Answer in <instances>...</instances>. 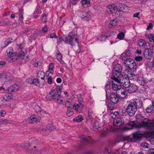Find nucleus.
I'll use <instances>...</instances> for the list:
<instances>
[{"instance_id": "3", "label": "nucleus", "mask_w": 154, "mask_h": 154, "mask_svg": "<svg viewBox=\"0 0 154 154\" xmlns=\"http://www.w3.org/2000/svg\"><path fill=\"white\" fill-rule=\"evenodd\" d=\"M124 56L122 59L124 60V63L128 69H135L137 67V65L134 60L130 58H126Z\"/></svg>"}, {"instance_id": "6", "label": "nucleus", "mask_w": 154, "mask_h": 154, "mask_svg": "<svg viewBox=\"0 0 154 154\" xmlns=\"http://www.w3.org/2000/svg\"><path fill=\"white\" fill-rule=\"evenodd\" d=\"M140 125L148 129H151L154 127V120L145 118L142 121Z\"/></svg>"}, {"instance_id": "27", "label": "nucleus", "mask_w": 154, "mask_h": 154, "mask_svg": "<svg viewBox=\"0 0 154 154\" xmlns=\"http://www.w3.org/2000/svg\"><path fill=\"white\" fill-rule=\"evenodd\" d=\"M146 44L145 40L141 39L139 40L138 42V44L140 46H141L143 48H145L146 47Z\"/></svg>"}, {"instance_id": "61", "label": "nucleus", "mask_w": 154, "mask_h": 154, "mask_svg": "<svg viewBox=\"0 0 154 154\" xmlns=\"http://www.w3.org/2000/svg\"><path fill=\"white\" fill-rule=\"evenodd\" d=\"M0 114L1 116L4 117L6 114L5 111L4 110H2L0 112Z\"/></svg>"}, {"instance_id": "46", "label": "nucleus", "mask_w": 154, "mask_h": 154, "mask_svg": "<svg viewBox=\"0 0 154 154\" xmlns=\"http://www.w3.org/2000/svg\"><path fill=\"white\" fill-rule=\"evenodd\" d=\"M34 109L37 113L41 111V109L38 105H35L34 107Z\"/></svg>"}, {"instance_id": "21", "label": "nucleus", "mask_w": 154, "mask_h": 154, "mask_svg": "<svg viewBox=\"0 0 154 154\" xmlns=\"http://www.w3.org/2000/svg\"><path fill=\"white\" fill-rule=\"evenodd\" d=\"M122 149H119L116 150V152L109 150L108 149H106L104 152V154H119L120 153L119 151L122 150ZM100 154H103V152H101Z\"/></svg>"}, {"instance_id": "58", "label": "nucleus", "mask_w": 154, "mask_h": 154, "mask_svg": "<svg viewBox=\"0 0 154 154\" xmlns=\"http://www.w3.org/2000/svg\"><path fill=\"white\" fill-rule=\"evenodd\" d=\"M107 107L109 108V109L111 110H113L114 109V106H113L112 105H111L110 103H109L107 105Z\"/></svg>"}, {"instance_id": "13", "label": "nucleus", "mask_w": 154, "mask_h": 154, "mask_svg": "<svg viewBox=\"0 0 154 154\" xmlns=\"http://www.w3.org/2000/svg\"><path fill=\"white\" fill-rule=\"evenodd\" d=\"M144 56L146 59H149L152 56V53L151 50L150 49L146 48L144 51Z\"/></svg>"}, {"instance_id": "54", "label": "nucleus", "mask_w": 154, "mask_h": 154, "mask_svg": "<svg viewBox=\"0 0 154 154\" xmlns=\"http://www.w3.org/2000/svg\"><path fill=\"white\" fill-rule=\"evenodd\" d=\"M143 57L140 56H137L135 57L134 59L138 61H140L142 60Z\"/></svg>"}, {"instance_id": "41", "label": "nucleus", "mask_w": 154, "mask_h": 154, "mask_svg": "<svg viewBox=\"0 0 154 154\" xmlns=\"http://www.w3.org/2000/svg\"><path fill=\"white\" fill-rule=\"evenodd\" d=\"M124 33L122 32L119 33L117 35V37L120 40L124 38Z\"/></svg>"}, {"instance_id": "4", "label": "nucleus", "mask_w": 154, "mask_h": 154, "mask_svg": "<svg viewBox=\"0 0 154 154\" xmlns=\"http://www.w3.org/2000/svg\"><path fill=\"white\" fill-rule=\"evenodd\" d=\"M121 70L122 67L120 64H117L115 66L112 71L113 76L112 78L114 81L123 76L121 73Z\"/></svg>"}, {"instance_id": "35", "label": "nucleus", "mask_w": 154, "mask_h": 154, "mask_svg": "<svg viewBox=\"0 0 154 154\" xmlns=\"http://www.w3.org/2000/svg\"><path fill=\"white\" fill-rule=\"evenodd\" d=\"M83 119V117L81 115H79L73 119V121L77 122H80Z\"/></svg>"}, {"instance_id": "59", "label": "nucleus", "mask_w": 154, "mask_h": 154, "mask_svg": "<svg viewBox=\"0 0 154 154\" xmlns=\"http://www.w3.org/2000/svg\"><path fill=\"white\" fill-rule=\"evenodd\" d=\"M79 1V0H71L70 5L72 4V5H74L76 4V2Z\"/></svg>"}, {"instance_id": "32", "label": "nucleus", "mask_w": 154, "mask_h": 154, "mask_svg": "<svg viewBox=\"0 0 154 154\" xmlns=\"http://www.w3.org/2000/svg\"><path fill=\"white\" fill-rule=\"evenodd\" d=\"M154 63V62H150L149 61H147L146 62L145 64L146 68H149V69H151L153 66Z\"/></svg>"}, {"instance_id": "20", "label": "nucleus", "mask_w": 154, "mask_h": 154, "mask_svg": "<svg viewBox=\"0 0 154 154\" xmlns=\"http://www.w3.org/2000/svg\"><path fill=\"white\" fill-rule=\"evenodd\" d=\"M12 94L11 93H8L4 95L1 98V100L2 101L5 100V101H8L11 100L12 98Z\"/></svg>"}, {"instance_id": "25", "label": "nucleus", "mask_w": 154, "mask_h": 154, "mask_svg": "<svg viewBox=\"0 0 154 154\" xmlns=\"http://www.w3.org/2000/svg\"><path fill=\"white\" fill-rule=\"evenodd\" d=\"M64 99L63 97L61 96L60 94L58 96L54 101L60 104L63 103L64 101Z\"/></svg>"}, {"instance_id": "55", "label": "nucleus", "mask_w": 154, "mask_h": 154, "mask_svg": "<svg viewBox=\"0 0 154 154\" xmlns=\"http://www.w3.org/2000/svg\"><path fill=\"white\" fill-rule=\"evenodd\" d=\"M118 114V112H114L113 113H111L110 116L113 119H115L116 118V116Z\"/></svg>"}, {"instance_id": "23", "label": "nucleus", "mask_w": 154, "mask_h": 154, "mask_svg": "<svg viewBox=\"0 0 154 154\" xmlns=\"http://www.w3.org/2000/svg\"><path fill=\"white\" fill-rule=\"evenodd\" d=\"M80 138L83 140L89 143H92L93 141L89 136L87 137L84 135H82L80 137Z\"/></svg>"}, {"instance_id": "49", "label": "nucleus", "mask_w": 154, "mask_h": 154, "mask_svg": "<svg viewBox=\"0 0 154 154\" xmlns=\"http://www.w3.org/2000/svg\"><path fill=\"white\" fill-rule=\"evenodd\" d=\"M9 123V121L7 120H0V125H6L7 124Z\"/></svg>"}, {"instance_id": "47", "label": "nucleus", "mask_w": 154, "mask_h": 154, "mask_svg": "<svg viewBox=\"0 0 154 154\" xmlns=\"http://www.w3.org/2000/svg\"><path fill=\"white\" fill-rule=\"evenodd\" d=\"M66 114L68 116L70 117L73 115V112L72 111H71L69 109H68L66 112Z\"/></svg>"}, {"instance_id": "1", "label": "nucleus", "mask_w": 154, "mask_h": 154, "mask_svg": "<svg viewBox=\"0 0 154 154\" xmlns=\"http://www.w3.org/2000/svg\"><path fill=\"white\" fill-rule=\"evenodd\" d=\"M129 10V8L127 5L119 3L118 6L114 5L109 6L107 9V12L109 14L112 13L113 15L119 17L122 16L124 13L128 12Z\"/></svg>"}, {"instance_id": "50", "label": "nucleus", "mask_w": 154, "mask_h": 154, "mask_svg": "<svg viewBox=\"0 0 154 154\" xmlns=\"http://www.w3.org/2000/svg\"><path fill=\"white\" fill-rule=\"evenodd\" d=\"M11 75L9 73H6L5 74L3 75L2 76V79H6L7 80H9V78L10 77Z\"/></svg>"}, {"instance_id": "33", "label": "nucleus", "mask_w": 154, "mask_h": 154, "mask_svg": "<svg viewBox=\"0 0 154 154\" xmlns=\"http://www.w3.org/2000/svg\"><path fill=\"white\" fill-rule=\"evenodd\" d=\"M56 57L57 59L59 60L61 63H63V61L62 60V56L61 54L58 51L56 53Z\"/></svg>"}, {"instance_id": "37", "label": "nucleus", "mask_w": 154, "mask_h": 154, "mask_svg": "<svg viewBox=\"0 0 154 154\" xmlns=\"http://www.w3.org/2000/svg\"><path fill=\"white\" fill-rule=\"evenodd\" d=\"M42 21L46 23L47 20V15L46 13H44L42 15Z\"/></svg>"}, {"instance_id": "31", "label": "nucleus", "mask_w": 154, "mask_h": 154, "mask_svg": "<svg viewBox=\"0 0 154 154\" xmlns=\"http://www.w3.org/2000/svg\"><path fill=\"white\" fill-rule=\"evenodd\" d=\"M81 2L82 4L84 7H89L90 5V1L87 0H82Z\"/></svg>"}, {"instance_id": "24", "label": "nucleus", "mask_w": 154, "mask_h": 154, "mask_svg": "<svg viewBox=\"0 0 154 154\" xmlns=\"http://www.w3.org/2000/svg\"><path fill=\"white\" fill-rule=\"evenodd\" d=\"M81 18L84 20H87L90 18V14L89 13L83 12L82 13Z\"/></svg>"}, {"instance_id": "10", "label": "nucleus", "mask_w": 154, "mask_h": 154, "mask_svg": "<svg viewBox=\"0 0 154 154\" xmlns=\"http://www.w3.org/2000/svg\"><path fill=\"white\" fill-rule=\"evenodd\" d=\"M142 138V136L139 133L136 132L133 134L132 137L130 138V140L131 141L135 142L140 141Z\"/></svg>"}, {"instance_id": "43", "label": "nucleus", "mask_w": 154, "mask_h": 154, "mask_svg": "<svg viewBox=\"0 0 154 154\" xmlns=\"http://www.w3.org/2000/svg\"><path fill=\"white\" fill-rule=\"evenodd\" d=\"M54 64L51 63L50 64H49V70H50V72L52 73H53L54 71L53 70V68H54Z\"/></svg>"}, {"instance_id": "56", "label": "nucleus", "mask_w": 154, "mask_h": 154, "mask_svg": "<svg viewBox=\"0 0 154 154\" xmlns=\"http://www.w3.org/2000/svg\"><path fill=\"white\" fill-rule=\"evenodd\" d=\"M147 154H154V149H150L148 150Z\"/></svg>"}, {"instance_id": "51", "label": "nucleus", "mask_w": 154, "mask_h": 154, "mask_svg": "<svg viewBox=\"0 0 154 154\" xmlns=\"http://www.w3.org/2000/svg\"><path fill=\"white\" fill-rule=\"evenodd\" d=\"M109 36V35L108 36H106L105 37L104 35H101L100 36L99 38L100 40L102 41L105 40L106 39V38H107Z\"/></svg>"}, {"instance_id": "5", "label": "nucleus", "mask_w": 154, "mask_h": 154, "mask_svg": "<svg viewBox=\"0 0 154 154\" xmlns=\"http://www.w3.org/2000/svg\"><path fill=\"white\" fill-rule=\"evenodd\" d=\"M117 79L115 81L119 83L120 86H123L126 89L130 85V81L128 78L122 76Z\"/></svg>"}, {"instance_id": "17", "label": "nucleus", "mask_w": 154, "mask_h": 154, "mask_svg": "<svg viewBox=\"0 0 154 154\" xmlns=\"http://www.w3.org/2000/svg\"><path fill=\"white\" fill-rule=\"evenodd\" d=\"M20 88V86L18 85L15 84L10 86L8 89V91L11 92H16Z\"/></svg>"}, {"instance_id": "62", "label": "nucleus", "mask_w": 154, "mask_h": 154, "mask_svg": "<svg viewBox=\"0 0 154 154\" xmlns=\"http://www.w3.org/2000/svg\"><path fill=\"white\" fill-rule=\"evenodd\" d=\"M125 55L128 57H129L131 55L130 52L129 50H127L125 52Z\"/></svg>"}, {"instance_id": "53", "label": "nucleus", "mask_w": 154, "mask_h": 154, "mask_svg": "<svg viewBox=\"0 0 154 154\" xmlns=\"http://www.w3.org/2000/svg\"><path fill=\"white\" fill-rule=\"evenodd\" d=\"M129 124L132 126L133 127H137V125L135 121H131L129 122Z\"/></svg>"}, {"instance_id": "40", "label": "nucleus", "mask_w": 154, "mask_h": 154, "mask_svg": "<svg viewBox=\"0 0 154 154\" xmlns=\"http://www.w3.org/2000/svg\"><path fill=\"white\" fill-rule=\"evenodd\" d=\"M116 21V19H114L112 21H111L109 23V26H109V27L111 28L116 26L117 24Z\"/></svg>"}, {"instance_id": "60", "label": "nucleus", "mask_w": 154, "mask_h": 154, "mask_svg": "<svg viewBox=\"0 0 154 154\" xmlns=\"http://www.w3.org/2000/svg\"><path fill=\"white\" fill-rule=\"evenodd\" d=\"M50 37L51 38H57V37L56 34L55 33H53L51 34L50 35Z\"/></svg>"}, {"instance_id": "42", "label": "nucleus", "mask_w": 154, "mask_h": 154, "mask_svg": "<svg viewBox=\"0 0 154 154\" xmlns=\"http://www.w3.org/2000/svg\"><path fill=\"white\" fill-rule=\"evenodd\" d=\"M32 83L38 86H39L40 85L38 80L36 79H34L32 82Z\"/></svg>"}, {"instance_id": "45", "label": "nucleus", "mask_w": 154, "mask_h": 154, "mask_svg": "<svg viewBox=\"0 0 154 154\" xmlns=\"http://www.w3.org/2000/svg\"><path fill=\"white\" fill-rule=\"evenodd\" d=\"M99 123L97 121H95L93 125V128L94 129H97L99 127Z\"/></svg>"}, {"instance_id": "18", "label": "nucleus", "mask_w": 154, "mask_h": 154, "mask_svg": "<svg viewBox=\"0 0 154 154\" xmlns=\"http://www.w3.org/2000/svg\"><path fill=\"white\" fill-rule=\"evenodd\" d=\"M14 42L13 39L10 38L7 39L4 42H2L1 44L2 48H4L8 46L9 44L13 42Z\"/></svg>"}, {"instance_id": "44", "label": "nucleus", "mask_w": 154, "mask_h": 154, "mask_svg": "<svg viewBox=\"0 0 154 154\" xmlns=\"http://www.w3.org/2000/svg\"><path fill=\"white\" fill-rule=\"evenodd\" d=\"M153 109V107L150 106L145 109L146 112L148 113H151Z\"/></svg>"}, {"instance_id": "8", "label": "nucleus", "mask_w": 154, "mask_h": 154, "mask_svg": "<svg viewBox=\"0 0 154 154\" xmlns=\"http://www.w3.org/2000/svg\"><path fill=\"white\" fill-rule=\"evenodd\" d=\"M134 104L130 103L126 109V112L130 116H133L137 111V109L133 106Z\"/></svg>"}, {"instance_id": "15", "label": "nucleus", "mask_w": 154, "mask_h": 154, "mask_svg": "<svg viewBox=\"0 0 154 154\" xmlns=\"http://www.w3.org/2000/svg\"><path fill=\"white\" fill-rule=\"evenodd\" d=\"M114 119L113 124L115 126H119L123 125L124 123V120L121 118H119Z\"/></svg>"}, {"instance_id": "7", "label": "nucleus", "mask_w": 154, "mask_h": 154, "mask_svg": "<svg viewBox=\"0 0 154 154\" xmlns=\"http://www.w3.org/2000/svg\"><path fill=\"white\" fill-rule=\"evenodd\" d=\"M61 93L57 90H53L46 96L47 99L49 100H55Z\"/></svg>"}, {"instance_id": "11", "label": "nucleus", "mask_w": 154, "mask_h": 154, "mask_svg": "<svg viewBox=\"0 0 154 154\" xmlns=\"http://www.w3.org/2000/svg\"><path fill=\"white\" fill-rule=\"evenodd\" d=\"M41 118L39 116L33 114L29 118V122L30 123H34L40 121Z\"/></svg>"}, {"instance_id": "12", "label": "nucleus", "mask_w": 154, "mask_h": 154, "mask_svg": "<svg viewBox=\"0 0 154 154\" xmlns=\"http://www.w3.org/2000/svg\"><path fill=\"white\" fill-rule=\"evenodd\" d=\"M109 97L111 101L114 103H116L119 101V98L117 95L115 93H111Z\"/></svg>"}, {"instance_id": "22", "label": "nucleus", "mask_w": 154, "mask_h": 154, "mask_svg": "<svg viewBox=\"0 0 154 154\" xmlns=\"http://www.w3.org/2000/svg\"><path fill=\"white\" fill-rule=\"evenodd\" d=\"M10 56V59L11 60L12 62H14L19 58V54L17 53H13Z\"/></svg>"}, {"instance_id": "39", "label": "nucleus", "mask_w": 154, "mask_h": 154, "mask_svg": "<svg viewBox=\"0 0 154 154\" xmlns=\"http://www.w3.org/2000/svg\"><path fill=\"white\" fill-rule=\"evenodd\" d=\"M146 36L148 37L150 42H154V35L153 34H149L146 35Z\"/></svg>"}, {"instance_id": "48", "label": "nucleus", "mask_w": 154, "mask_h": 154, "mask_svg": "<svg viewBox=\"0 0 154 154\" xmlns=\"http://www.w3.org/2000/svg\"><path fill=\"white\" fill-rule=\"evenodd\" d=\"M112 89L114 91H119V90L120 89L119 88H118L117 84H115V83H113V82L112 83Z\"/></svg>"}, {"instance_id": "2", "label": "nucleus", "mask_w": 154, "mask_h": 154, "mask_svg": "<svg viewBox=\"0 0 154 154\" xmlns=\"http://www.w3.org/2000/svg\"><path fill=\"white\" fill-rule=\"evenodd\" d=\"M78 40L75 35L72 36L71 35H69L68 37L63 36L59 37L57 38V41L59 43L64 42L66 44H69L73 45L76 43H78Z\"/></svg>"}, {"instance_id": "38", "label": "nucleus", "mask_w": 154, "mask_h": 154, "mask_svg": "<svg viewBox=\"0 0 154 154\" xmlns=\"http://www.w3.org/2000/svg\"><path fill=\"white\" fill-rule=\"evenodd\" d=\"M7 53L8 56H11V54H12L13 53H14V50L12 48L10 47L8 48L6 51Z\"/></svg>"}, {"instance_id": "16", "label": "nucleus", "mask_w": 154, "mask_h": 154, "mask_svg": "<svg viewBox=\"0 0 154 154\" xmlns=\"http://www.w3.org/2000/svg\"><path fill=\"white\" fill-rule=\"evenodd\" d=\"M137 89V87L136 85L131 84L126 89L129 93L134 92Z\"/></svg>"}, {"instance_id": "64", "label": "nucleus", "mask_w": 154, "mask_h": 154, "mask_svg": "<svg viewBox=\"0 0 154 154\" xmlns=\"http://www.w3.org/2000/svg\"><path fill=\"white\" fill-rule=\"evenodd\" d=\"M48 81V83L49 84H51L52 82L51 78L50 77L48 78V81Z\"/></svg>"}, {"instance_id": "34", "label": "nucleus", "mask_w": 154, "mask_h": 154, "mask_svg": "<svg viewBox=\"0 0 154 154\" xmlns=\"http://www.w3.org/2000/svg\"><path fill=\"white\" fill-rule=\"evenodd\" d=\"M93 113L91 110H88V117L87 120H90L92 121L93 120Z\"/></svg>"}, {"instance_id": "28", "label": "nucleus", "mask_w": 154, "mask_h": 154, "mask_svg": "<svg viewBox=\"0 0 154 154\" xmlns=\"http://www.w3.org/2000/svg\"><path fill=\"white\" fill-rule=\"evenodd\" d=\"M38 141L34 138H31L29 140V146L30 145L38 144Z\"/></svg>"}, {"instance_id": "52", "label": "nucleus", "mask_w": 154, "mask_h": 154, "mask_svg": "<svg viewBox=\"0 0 154 154\" xmlns=\"http://www.w3.org/2000/svg\"><path fill=\"white\" fill-rule=\"evenodd\" d=\"M19 20L20 22L21 23H22L23 20V14L22 13H20L19 14Z\"/></svg>"}, {"instance_id": "29", "label": "nucleus", "mask_w": 154, "mask_h": 154, "mask_svg": "<svg viewBox=\"0 0 154 154\" xmlns=\"http://www.w3.org/2000/svg\"><path fill=\"white\" fill-rule=\"evenodd\" d=\"M45 76V73L42 71H39L37 74V76L42 79H44Z\"/></svg>"}, {"instance_id": "30", "label": "nucleus", "mask_w": 154, "mask_h": 154, "mask_svg": "<svg viewBox=\"0 0 154 154\" xmlns=\"http://www.w3.org/2000/svg\"><path fill=\"white\" fill-rule=\"evenodd\" d=\"M46 128L42 129L41 130V131L45 132V131H48V130H53L55 129V127L52 125H49L48 127H46Z\"/></svg>"}, {"instance_id": "26", "label": "nucleus", "mask_w": 154, "mask_h": 154, "mask_svg": "<svg viewBox=\"0 0 154 154\" xmlns=\"http://www.w3.org/2000/svg\"><path fill=\"white\" fill-rule=\"evenodd\" d=\"M144 136L148 140L150 141L153 138V134L148 132H146L144 134Z\"/></svg>"}, {"instance_id": "14", "label": "nucleus", "mask_w": 154, "mask_h": 154, "mask_svg": "<svg viewBox=\"0 0 154 154\" xmlns=\"http://www.w3.org/2000/svg\"><path fill=\"white\" fill-rule=\"evenodd\" d=\"M131 103L134 104L133 106L137 109L138 108H141L143 105V102L140 99L136 100L133 102H131Z\"/></svg>"}, {"instance_id": "19", "label": "nucleus", "mask_w": 154, "mask_h": 154, "mask_svg": "<svg viewBox=\"0 0 154 154\" xmlns=\"http://www.w3.org/2000/svg\"><path fill=\"white\" fill-rule=\"evenodd\" d=\"M127 91L125 90L122 88H120L119 90V91H118V93H120L119 94L120 95V97L122 98H124L127 95L128 93Z\"/></svg>"}, {"instance_id": "63", "label": "nucleus", "mask_w": 154, "mask_h": 154, "mask_svg": "<svg viewBox=\"0 0 154 154\" xmlns=\"http://www.w3.org/2000/svg\"><path fill=\"white\" fill-rule=\"evenodd\" d=\"M152 28V23H149V26L147 27L146 29L147 30H149L151 29Z\"/></svg>"}, {"instance_id": "9", "label": "nucleus", "mask_w": 154, "mask_h": 154, "mask_svg": "<svg viewBox=\"0 0 154 154\" xmlns=\"http://www.w3.org/2000/svg\"><path fill=\"white\" fill-rule=\"evenodd\" d=\"M79 104H74L73 105V108L77 112L80 113L84 107V102L80 100L79 101Z\"/></svg>"}, {"instance_id": "36", "label": "nucleus", "mask_w": 154, "mask_h": 154, "mask_svg": "<svg viewBox=\"0 0 154 154\" xmlns=\"http://www.w3.org/2000/svg\"><path fill=\"white\" fill-rule=\"evenodd\" d=\"M72 102V100L70 99H69L66 100L65 103V105L67 108H70L71 106L70 104V102Z\"/></svg>"}, {"instance_id": "57", "label": "nucleus", "mask_w": 154, "mask_h": 154, "mask_svg": "<svg viewBox=\"0 0 154 154\" xmlns=\"http://www.w3.org/2000/svg\"><path fill=\"white\" fill-rule=\"evenodd\" d=\"M110 87V83L109 82H108L107 83L106 85L105 86V90H107L108 89H109Z\"/></svg>"}]
</instances>
